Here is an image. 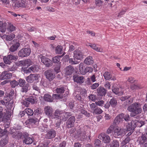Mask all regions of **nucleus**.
<instances>
[{"label": "nucleus", "instance_id": "f257e3e1", "mask_svg": "<svg viewBox=\"0 0 147 147\" xmlns=\"http://www.w3.org/2000/svg\"><path fill=\"white\" fill-rule=\"evenodd\" d=\"M127 110L131 113L130 114L131 117L135 116L141 113L142 112L141 104L138 102H134L129 106Z\"/></svg>", "mask_w": 147, "mask_h": 147}, {"label": "nucleus", "instance_id": "f03ea898", "mask_svg": "<svg viewBox=\"0 0 147 147\" xmlns=\"http://www.w3.org/2000/svg\"><path fill=\"white\" fill-rule=\"evenodd\" d=\"M56 114L57 119H59L64 121H66L68 117L71 115L70 113L62 112L58 110L56 111Z\"/></svg>", "mask_w": 147, "mask_h": 147}, {"label": "nucleus", "instance_id": "7ed1b4c3", "mask_svg": "<svg viewBox=\"0 0 147 147\" xmlns=\"http://www.w3.org/2000/svg\"><path fill=\"white\" fill-rule=\"evenodd\" d=\"M53 110L51 107L47 106L45 108V113L49 118L50 119L51 118L52 119L56 118V111L55 112L54 114L53 113Z\"/></svg>", "mask_w": 147, "mask_h": 147}, {"label": "nucleus", "instance_id": "20e7f679", "mask_svg": "<svg viewBox=\"0 0 147 147\" xmlns=\"http://www.w3.org/2000/svg\"><path fill=\"white\" fill-rule=\"evenodd\" d=\"M131 96L130 95H127L122 96L120 98V100L122 101H125L123 104V106L124 107H125L126 106L131 104L133 101V98H131Z\"/></svg>", "mask_w": 147, "mask_h": 147}, {"label": "nucleus", "instance_id": "39448f33", "mask_svg": "<svg viewBox=\"0 0 147 147\" xmlns=\"http://www.w3.org/2000/svg\"><path fill=\"white\" fill-rule=\"evenodd\" d=\"M114 133L116 138L121 137L126 134L124 128H122L119 127H117L115 128L114 130Z\"/></svg>", "mask_w": 147, "mask_h": 147}, {"label": "nucleus", "instance_id": "423d86ee", "mask_svg": "<svg viewBox=\"0 0 147 147\" xmlns=\"http://www.w3.org/2000/svg\"><path fill=\"white\" fill-rule=\"evenodd\" d=\"M44 74L46 78L49 81H51L53 80L55 77L53 70L52 69L46 70L44 72Z\"/></svg>", "mask_w": 147, "mask_h": 147}, {"label": "nucleus", "instance_id": "0eeeda50", "mask_svg": "<svg viewBox=\"0 0 147 147\" xmlns=\"http://www.w3.org/2000/svg\"><path fill=\"white\" fill-rule=\"evenodd\" d=\"M31 52V50L29 48H23L19 51L18 55L19 57H26L30 55Z\"/></svg>", "mask_w": 147, "mask_h": 147}, {"label": "nucleus", "instance_id": "6e6552de", "mask_svg": "<svg viewBox=\"0 0 147 147\" xmlns=\"http://www.w3.org/2000/svg\"><path fill=\"white\" fill-rule=\"evenodd\" d=\"M17 56L12 55H8L7 57L4 56L3 57V60L4 62L6 64H10L11 63V61L16 60L18 59Z\"/></svg>", "mask_w": 147, "mask_h": 147}, {"label": "nucleus", "instance_id": "1a4fd4ad", "mask_svg": "<svg viewBox=\"0 0 147 147\" xmlns=\"http://www.w3.org/2000/svg\"><path fill=\"white\" fill-rule=\"evenodd\" d=\"M56 135V132L55 130L51 129L47 131L45 138L47 139H52L55 137Z\"/></svg>", "mask_w": 147, "mask_h": 147}, {"label": "nucleus", "instance_id": "9d476101", "mask_svg": "<svg viewBox=\"0 0 147 147\" xmlns=\"http://www.w3.org/2000/svg\"><path fill=\"white\" fill-rule=\"evenodd\" d=\"M26 1H19L16 3H13L12 5L14 9H17L20 7H26Z\"/></svg>", "mask_w": 147, "mask_h": 147}, {"label": "nucleus", "instance_id": "9b49d317", "mask_svg": "<svg viewBox=\"0 0 147 147\" xmlns=\"http://www.w3.org/2000/svg\"><path fill=\"white\" fill-rule=\"evenodd\" d=\"M98 138L100 140H102L103 142L105 143H108L111 141L110 137L104 133H101L99 134Z\"/></svg>", "mask_w": 147, "mask_h": 147}, {"label": "nucleus", "instance_id": "f8f14e48", "mask_svg": "<svg viewBox=\"0 0 147 147\" xmlns=\"http://www.w3.org/2000/svg\"><path fill=\"white\" fill-rule=\"evenodd\" d=\"M41 62L43 63L46 67H49L52 65V61L47 57L42 56L41 57Z\"/></svg>", "mask_w": 147, "mask_h": 147}, {"label": "nucleus", "instance_id": "ddd939ff", "mask_svg": "<svg viewBox=\"0 0 147 147\" xmlns=\"http://www.w3.org/2000/svg\"><path fill=\"white\" fill-rule=\"evenodd\" d=\"M73 57L77 60H81L83 58V54L80 50H76L73 52Z\"/></svg>", "mask_w": 147, "mask_h": 147}, {"label": "nucleus", "instance_id": "4468645a", "mask_svg": "<svg viewBox=\"0 0 147 147\" xmlns=\"http://www.w3.org/2000/svg\"><path fill=\"white\" fill-rule=\"evenodd\" d=\"M12 76L11 73H9L7 71H4L0 74V80H4L7 79H10Z\"/></svg>", "mask_w": 147, "mask_h": 147}, {"label": "nucleus", "instance_id": "2eb2a0df", "mask_svg": "<svg viewBox=\"0 0 147 147\" xmlns=\"http://www.w3.org/2000/svg\"><path fill=\"white\" fill-rule=\"evenodd\" d=\"M38 79V75L37 74H30L26 78V81L29 83H32L34 80H36Z\"/></svg>", "mask_w": 147, "mask_h": 147}, {"label": "nucleus", "instance_id": "dca6fc26", "mask_svg": "<svg viewBox=\"0 0 147 147\" xmlns=\"http://www.w3.org/2000/svg\"><path fill=\"white\" fill-rule=\"evenodd\" d=\"M147 140V134H142V135L138 137V141L139 142L140 145H143L146 143Z\"/></svg>", "mask_w": 147, "mask_h": 147}, {"label": "nucleus", "instance_id": "f3484780", "mask_svg": "<svg viewBox=\"0 0 147 147\" xmlns=\"http://www.w3.org/2000/svg\"><path fill=\"white\" fill-rule=\"evenodd\" d=\"M73 78L75 82L79 84L83 83L84 81V78L82 76L75 75L73 76Z\"/></svg>", "mask_w": 147, "mask_h": 147}, {"label": "nucleus", "instance_id": "a211bd4d", "mask_svg": "<svg viewBox=\"0 0 147 147\" xmlns=\"http://www.w3.org/2000/svg\"><path fill=\"white\" fill-rule=\"evenodd\" d=\"M97 106L100 107H104L105 109H108L109 107V103L107 102L106 104L104 101L102 100H99L95 102Z\"/></svg>", "mask_w": 147, "mask_h": 147}, {"label": "nucleus", "instance_id": "6ab92c4d", "mask_svg": "<svg viewBox=\"0 0 147 147\" xmlns=\"http://www.w3.org/2000/svg\"><path fill=\"white\" fill-rule=\"evenodd\" d=\"M104 77V78L106 80H112L115 81L116 80L115 77L114 76H112L110 72H105L103 74Z\"/></svg>", "mask_w": 147, "mask_h": 147}, {"label": "nucleus", "instance_id": "aec40b11", "mask_svg": "<svg viewBox=\"0 0 147 147\" xmlns=\"http://www.w3.org/2000/svg\"><path fill=\"white\" fill-rule=\"evenodd\" d=\"M75 121V118L74 116H72L69 118L66 122L67 125L68 127L74 126Z\"/></svg>", "mask_w": 147, "mask_h": 147}, {"label": "nucleus", "instance_id": "412c9836", "mask_svg": "<svg viewBox=\"0 0 147 147\" xmlns=\"http://www.w3.org/2000/svg\"><path fill=\"white\" fill-rule=\"evenodd\" d=\"M123 113H121L117 115L115 118L114 123L116 125H117L121 122L123 120Z\"/></svg>", "mask_w": 147, "mask_h": 147}, {"label": "nucleus", "instance_id": "4be33fe9", "mask_svg": "<svg viewBox=\"0 0 147 147\" xmlns=\"http://www.w3.org/2000/svg\"><path fill=\"white\" fill-rule=\"evenodd\" d=\"M125 128L124 129H125V132L132 131L135 129V126H134L132 121L129 123H126L125 125Z\"/></svg>", "mask_w": 147, "mask_h": 147}, {"label": "nucleus", "instance_id": "5701e85b", "mask_svg": "<svg viewBox=\"0 0 147 147\" xmlns=\"http://www.w3.org/2000/svg\"><path fill=\"white\" fill-rule=\"evenodd\" d=\"M97 92L98 95L103 96H105L107 92V90L104 88L100 87L97 89Z\"/></svg>", "mask_w": 147, "mask_h": 147}, {"label": "nucleus", "instance_id": "b1692460", "mask_svg": "<svg viewBox=\"0 0 147 147\" xmlns=\"http://www.w3.org/2000/svg\"><path fill=\"white\" fill-rule=\"evenodd\" d=\"M8 142L9 138L7 136L3 138L0 140V146L4 147L8 143Z\"/></svg>", "mask_w": 147, "mask_h": 147}, {"label": "nucleus", "instance_id": "393cba45", "mask_svg": "<svg viewBox=\"0 0 147 147\" xmlns=\"http://www.w3.org/2000/svg\"><path fill=\"white\" fill-rule=\"evenodd\" d=\"M12 136L17 140L21 139L22 136V133L19 131H17L11 134Z\"/></svg>", "mask_w": 147, "mask_h": 147}, {"label": "nucleus", "instance_id": "a878e982", "mask_svg": "<svg viewBox=\"0 0 147 147\" xmlns=\"http://www.w3.org/2000/svg\"><path fill=\"white\" fill-rule=\"evenodd\" d=\"M25 100L30 102L32 104L36 103L37 102V98L34 96H31L25 98Z\"/></svg>", "mask_w": 147, "mask_h": 147}, {"label": "nucleus", "instance_id": "bb28decb", "mask_svg": "<svg viewBox=\"0 0 147 147\" xmlns=\"http://www.w3.org/2000/svg\"><path fill=\"white\" fill-rule=\"evenodd\" d=\"M133 124L135 126V128L136 127H141L145 124V122L143 121H139L137 120L132 121Z\"/></svg>", "mask_w": 147, "mask_h": 147}, {"label": "nucleus", "instance_id": "cd10ccee", "mask_svg": "<svg viewBox=\"0 0 147 147\" xmlns=\"http://www.w3.org/2000/svg\"><path fill=\"white\" fill-rule=\"evenodd\" d=\"M66 74L69 75H71L74 72V67L71 66L69 65L66 68Z\"/></svg>", "mask_w": 147, "mask_h": 147}, {"label": "nucleus", "instance_id": "c85d7f7f", "mask_svg": "<svg viewBox=\"0 0 147 147\" xmlns=\"http://www.w3.org/2000/svg\"><path fill=\"white\" fill-rule=\"evenodd\" d=\"M21 92H22L26 93L30 89V84L28 83H26V84L21 86Z\"/></svg>", "mask_w": 147, "mask_h": 147}, {"label": "nucleus", "instance_id": "c756f323", "mask_svg": "<svg viewBox=\"0 0 147 147\" xmlns=\"http://www.w3.org/2000/svg\"><path fill=\"white\" fill-rule=\"evenodd\" d=\"M20 63L24 66H29L32 64V61L30 59H28L24 61H20Z\"/></svg>", "mask_w": 147, "mask_h": 147}, {"label": "nucleus", "instance_id": "7c9ffc66", "mask_svg": "<svg viewBox=\"0 0 147 147\" xmlns=\"http://www.w3.org/2000/svg\"><path fill=\"white\" fill-rule=\"evenodd\" d=\"M80 72L82 75H85L86 67L83 63H81L79 67Z\"/></svg>", "mask_w": 147, "mask_h": 147}, {"label": "nucleus", "instance_id": "2f4dec72", "mask_svg": "<svg viewBox=\"0 0 147 147\" xmlns=\"http://www.w3.org/2000/svg\"><path fill=\"white\" fill-rule=\"evenodd\" d=\"M23 143H25L27 144H32L33 142V140L31 138L26 137L24 138L23 140Z\"/></svg>", "mask_w": 147, "mask_h": 147}, {"label": "nucleus", "instance_id": "473e14b6", "mask_svg": "<svg viewBox=\"0 0 147 147\" xmlns=\"http://www.w3.org/2000/svg\"><path fill=\"white\" fill-rule=\"evenodd\" d=\"M20 45L19 43L17 42L15 44L12 45L10 47L9 50L11 52H14L16 51Z\"/></svg>", "mask_w": 147, "mask_h": 147}, {"label": "nucleus", "instance_id": "72a5a7b5", "mask_svg": "<svg viewBox=\"0 0 147 147\" xmlns=\"http://www.w3.org/2000/svg\"><path fill=\"white\" fill-rule=\"evenodd\" d=\"M94 61L91 56L87 57L84 60V63L87 65H91L93 63Z\"/></svg>", "mask_w": 147, "mask_h": 147}, {"label": "nucleus", "instance_id": "f704fd0d", "mask_svg": "<svg viewBox=\"0 0 147 147\" xmlns=\"http://www.w3.org/2000/svg\"><path fill=\"white\" fill-rule=\"evenodd\" d=\"M7 24L5 22L3 23L2 22L0 21V30L1 32H4L7 28Z\"/></svg>", "mask_w": 147, "mask_h": 147}, {"label": "nucleus", "instance_id": "c9c22d12", "mask_svg": "<svg viewBox=\"0 0 147 147\" xmlns=\"http://www.w3.org/2000/svg\"><path fill=\"white\" fill-rule=\"evenodd\" d=\"M44 98L45 101L47 102H52L53 101L52 97L48 94H45L44 96Z\"/></svg>", "mask_w": 147, "mask_h": 147}, {"label": "nucleus", "instance_id": "e433bc0d", "mask_svg": "<svg viewBox=\"0 0 147 147\" xmlns=\"http://www.w3.org/2000/svg\"><path fill=\"white\" fill-rule=\"evenodd\" d=\"M61 58V56L57 55L56 56L52 59V60L54 63H58V64H59L61 62H60V59Z\"/></svg>", "mask_w": 147, "mask_h": 147}, {"label": "nucleus", "instance_id": "4c0bfd02", "mask_svg": "<svg viewBox=\"0 0 147 147\" xmlns=\"http://www.w3.org/2000/svg\"><path fill=\"white\" fill-rule=\"evenodd\" d=\"M109 103V107L111 105L112 107H115L117 105V101L116 99L113 98L110 101Z\"/></svg>", "mask_w": 147, "mask_h": 147}, {"label": "nucleus", "instance_id": "58836bf2", "mask_svg": "<svg viewBox=\"0 0 147 147\" xmlns=\"http://www.w3.org/2000/svg\"><path fill=\"white\" fill-rule=\"evenodd\" d=\"M65 91V88L63 86H60L58 87L55 89V92L57 94L63 93Z\"/></svg>", "mask_w": 147, "mask_h": 147}, {"label": "nucleus", "instance_id": "ea45409f", "mask_svg": "<svg viewBox=\"0 0 147 147\" xmlns=\"http://www.w3.org/2000/svg\"><path fill=\"white\" fill-rule=\"evenodd\" d=\"M102 112V110L100 108L97 107L92 112L94 114L97 115L101 114Z\"/></svg>", "mask_w": 147, "mask_h": 147}, {"label": "nucleus", "instance_id": "a19ab883", "mask_svg": "<svg viewBox=\"0 0 147 147\" xmlns=\"http://www.w3.org/2000/svg\"><path fill=\"white\" fill-rule=\"evenodd\" d=\"M119 142L116 140H113L110 144V147H119Z\"/></svg>", "mask_w": 147, "mask_h": 147}, {"label": "nucleus", "instance_id": "79ce46f5", "mask_svg": "<svg viewBox=\"0 0 147 147\" xmlns=\"http://www.w3.org/2000/svg\"><path fill=\"white\" fill-rule=\"evenodd\" d=\"M10 84L11 87L12 88H15L18 85V82L15 80H13L10 82Z\"/></svg>", "mask_w": 147, "mask_h": 147}, {"label": "nucleus", "instance_id": "37998d69", "mask_svg": "<svg viewBox=\"0 0 147 147\" xmlns=\"http://www.w3.org/2000/svg\"><path fill=\"white\" fill-rule=\"evenodd\" d=\"M55 119L57 120V121H55L54 126L56 127V129H57L60 127L61 121L59 119H57L56 118Z\"/></svg>", "mask_w": 147, "mask_h": 147}, {"label": "nucleus", "instance_id": "c03bdc74", "mask_svg": "<svg viewBox=\"0 0 147 147\" xmlns=\"http://www.w3.org/2000/svg\"><path fill=\"white\" fill-rule=\"evenodd\" d=\"M62 47L60 45H58L56 48V53L58 54H61L62 53Z\"/></svg>", "mask_w": 147, "mask_h": 147}, {"label": "nucleus", "instance_id": "a18cd8bd", "mask_svg": "<svg viewBox=\"0 0 147 147\" xmlns=\"http://www.w3.org/2000/svg\"><path fill=\"white\" fill-rule=\"evenodd\" d=\"M15 28L16 27L11 23H10L8 24L7 25V29L12 32L15 30Z\"/></svg>", "mask_w": 147, "mask_h": 147}, {"label": "nucleus", "instance_id": "49530a36", "mask_svg": "<svg viewBox=\"0 0 147 147\" xmlns=\"http://www.w3.org/2000/svg\"><path fill=\"white\" fill-rule=\"evenodd\" d=\"M88 98L89 100L92 101H95L96 99V96L94 94H90L88 96Z\"/></svg>", "mask_w": 147, "mask_h": 147}, {"label": "nucleus", "instance_id": "de8ad7c7", "mask_svg": "<svg viewBox=\"0 0 147 147\" xmlns=\"http://www.w3.org/2000/svg\"><path fill=\"white\" fill-rule=\"evenodd\" d=\"M25 112L28 115L32 116L34 114L33 111L30 109H25Z\"/></svg>", "mask_w": 147, "mask_h": 147}, {"label": "nucleus", "instance_id": "09e8293b", "mask_svg": "<svg viewBox=\"0 0 147 147\" xmlns=\"http://www.w3.org/2000/svg\"><path fill=\"white\" fill-rule=\"evenodd\" d=\"M8 132L6 129H5L3 130L0 127V135H1V137L6 135L7 133Z\"/></svg>", "mask_w": 147, "mask_h": 147}, {"label": "nucleus", "instance_id": "8fccbe9b", "mask_svg": "<svg viewBox=\"0 0 147 147\" xmlns=\"http://www.w3.org/2000/svg\"><path fill=\"white\" fill-rule=\"evenodd\" d=\"M18 85L20 87L23 86L26 84L25 80L22 79H20L18 80Z\"/></svg>", "mask_w": 147, "mask_h": 147}, {"label": "nucleus", "instance_id": "3c124183", "mask_svg": "<svg viewBox=\"0 0 147 147\" xmlns=\"http://www.w3.org/2000/svg\"><path fill=\"white\" fill-rule=\"evenodd\" d=\"M15 37V35L14 34L7 35L6 40L7 41H10L12 40Z\"/></svg>", "mask_w": 147, "mask_h": 147}, {"label": "nucleus", "instance_id": "603ef678", "mask_svg": "<svg viewBox=\"0 0 147 147\" xmlns=\"http://www.w3.org/2000/svg\"><path fill=\"white\" fill-rule=\"evenodd\" d=\"M114 126L113 125H111L107 129L106 133L107 134H109L111 133L113 130L114 131Z\"/></svg>", "mask_w": 147, "mask_h": 147}, {"label": "nucleus", "instance_id": "864d4df0", "mask_svg": "<svg viewBox=\"0 0 147 147\" xmlns=\"http://www.w3.org/2000/svg\"><path fill=\"white\" fill-rule=\"evenodd\" d=\"M63 96L59 94H53L52 96V98L53 100L54 99H59L62 98Z\"/></svg>", "mask_w": 147, "mask_h": 147}, {"label": "nucleus", "instance_id": "5fc2aeb1", "mask_svg": "<svg viewBox=\"0 0 147 147\" xmlns=\"http://www.w3.org/2000/svg\"><path fill=\"white\" fill-rule=\"evenodd\" d=\"M30 123L32 124H36L38 121V119L36 118H32L30 119L29 120Z\"/></svg>", "mask_w": 147, "mask_h": 147}, {"label": "nucleus", "instance_id": "6e6d98bb", "mask_svg": "<svg viewBox=\"0 0 147 147\" xmlns=\"http://www.w3.org/2000/svg\"><path fill=\"white\" fill-rule=\"evenodd\" d=\"M22 71L25 73H30V68H26L25 67H23L22 68Z\"/></svg>", "mask_w": 147, "mask_h": 147}, {"label": "nucleus", "instance_id": "4d7b16f0", "mask_svg": "<svg viewBox=\"0 0 147 147\" xmlns=\"http://www.w3.org/2000/svg\"><path fill=\"white\" fill-rule=\"evenodd\" d=\"M130 88L133 90L138 89H140L141 88H140L138 85H136L135 84H132L130 85Z\"/></svg>", "mask_w": 147, "mask_h": 147}, {"label": "nucleus", "instance_id": "13d9d810", "mask_svg": "<svg viewBox=\"0 0 147 147\" xmlns=\"http://www.w3.org/2000/svg\"><path fill=\"white\" fill-rule=\"evenodd\" d=\"M33 89L36 91V92L40 93V89L37 86L36 84H34L32 86Z\"/></svg>", "mask_w": 147, "mask_h": 147}, {"label": "nucleus", "instance_id": "bf43d9fd", "mask_svg": "<svg viewBox=\"0 0 147 147\" xmlns=\"http://www.w3.org/2000/svg\"><path fill=\"white\" fill-rule=\"evenodd\" d=\"M131 138L130 137H127L125 140L122 142L123 145H125L128 143L130 140Z\"/></svg>", "mask_w": 147, "mask_h": 147}, {"label": "nucleus", "instance_id": "052dcab7", "mask_svg": "<svg viewBox=\"0 0 147 147\" xmlns=\"http://www.w3.org/2000/svg\"><path fill=\"white\" fill-rule=\"evenodd\" d=\"M90 107L92 110V112L98 107L97 105L95 103H92L90 104Z\"/></svg>", "mask_w": 147, "mask_h": 147}, {"label": "nucleus", "instance_id": "680f3d73", "mask_svg": "<svg viewBox=\"0 0 147 147\" xmlns=\"http://www.w3.org/2000/svg\"><path fill=\"white\" fill-rule=\"evenodd\" d=\"M101 143V141L99 140L96 139L95 140L94 143L95 147H100Z\"/></svg>", "mask_w": 147, "mask_h": 147}, {"label": "nucleus", "instance_id": "e2e57ef3", "mask_svg": "<svg viewBox=\"0 0 147 147\" xmlns=\"http://www.w3.org/2000/svg\"><path fill=\"white\" fill-rule=\"evenodd\" d=\"M81 113L84 115L85 116L87 117H89L90 116V114L88 113L87 111L84 109H81L80 110Z\"/></svg>", "mask_w": 147, "mask_h": 147}, {"label": "nucleus", "instance_id": "0e129e2a", "mask_svg": "<svg viewBox=\"0 0 147 147\" xmlns=\"http://www.w3.org/2000/svg\"><path fill=\"white\" fill-rule=\"evenodd\" d=\"M95 4L96 6L100 7L101 6L103 2L101 0H95Z\"/></svg>", "mask_w": 147, "mask_h": 147}, {"label": "nucleus", "instance_id": "69168bd1", "mask_svg": "<svg viewBox=\"0 0 147 147\" xmlns=\"http://www.w3.org/2000/svg\"><path fill=\"white\" fill-rule=\"evenodd\" d=\"M130 117L128 114H123V120L124 119L126 121H128L129 120Z\"/></svg>", "mask_w": 147, "mask_h": 147}, {"label": "nucleus", "instance_id": "338daca9", "mask_svg": "<svg viewBox=\"0 0 147 147\" xmlns=\"http://www.w3.org/2000/svg\"><path fill=\"white\" fill-rule=\"evenodd\" d=\"M17 65L15 64L13 65L12 66L9 68L8 70L9 71H15L17 69Z\"/></svg>", "mask_w": 147, "mask_h": 147}, {"label": "nucleus", "instance_id": "774afa93", "mask_svg": "<svg viewBox=\"0 0 147 147\" xmlns=\"http://www.w3.org/2000/svg\"><path fill=\"white\" fill-rule=\"evenodd\" d=\"M113 92L116 94H119V88L116 87L112 90Z\"/></svg>", "mask_w": 147, "mask_h": 147}]
</instances>
